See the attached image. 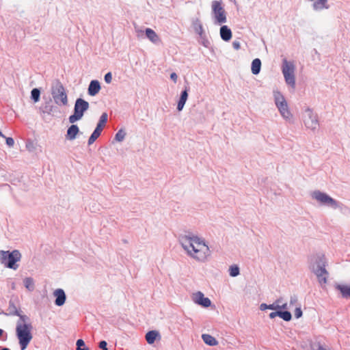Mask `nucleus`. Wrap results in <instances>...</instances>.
Instances as JSON below:
<instances>
[{
    "label": "nucleus",
    "mask_w": 350,
    "mask_h": 350,
    "mask_svg": "<svg viewBox=\"0 0 350 350\" xmlns=\"http://www.w3.org/2000/svg\"><path fill=\"white\" fill-rule=\"evenodd\" d=\"M179 243L190 257L198 261H204L210 255L208 247L193 234L181 235Z\"/></svg>",
    "instance_id": "nucleus-1"
},
{
    "label": "nucleus",
    "mask_w": 350,
    "mask_h": 350,
    "mask_svg": "<svg viewBox=\"0 0 350 350\" xmlns=\"http://www.w3.org/2000/svg\"><path fill=\"white\" fill-rule=\"evenodd\" d=\"M327 261L323 254H317L312 257L310 261V269L317 276L321 285L327 282L328 272L326 270Z\"/></svg>",
    "instance_id": "nucleus-2"
},
{
    "label": "nucleus",
    "mask_w": 350,
    "mask_h": 350,
    "mask_svg": "<svg viewBox=\"0 0 350 350\" xmlns=\"http://www.w3.org/2000/svg\"><path fill=\"white\" fill-rule=\"evenodd\" d=\"M22 255L18 250L10 251L0 250V262L5 267L16 270L17 264L21 259Z\"/></svg>",
    "instance_id": "nucleus-3"
},
{
    "label": "nucleus",
    "mask_w": 350,
    "mask_h": 350,
    "mask_svg": "<svg viewBox=\"0 0 350 350\" xmlns=\"http://www.w3.org/2000/svg\"><path fill=\"white\" fill-rule=\"evenodd\" d=\"M32 325H19L16 326V335L18 340L21 350H25L32 340Z\"/></svg>",
    "instance_id": "nucleus-4"
},
{
    "label": "nucleus",
    "mask_w": 350,
    "mask_h": 350,
    "mask_svg": "<svg viewBox=\"0 0 350 350\" xmlns=\"http://www.w3.org/2000/svg\"><path fill=\"white\" fill-rule=\"evenodd\" d=\"M51 93L55 104L59 106L68 105L66 90L59 80H55L52 83Z\"/></svg>",
    "instance_id": "nucleus-5"
},
{
    "label": "nucleus",
    "mask_w": 350,
    "mask_h": 350,
    "mask_svg": "<svg viewBox=\"0 0 350 350\" xmlns=\"http://www.w3.org/2000/svg\"><path fill=\"white\" fill-rule=\"evenodd\" d=\"M211 18L215 25H221L227 22L226 12L221 1L214 0L211 2Z\"/></svg>",
    "instance_id": "nucleus-6"
},
{
    "label": "nucleus",
    "mask_w": 350,
    "mask_h": 350,
    "mask_svg": "<svg viewBox=\"0 0 350 350\" xmlns=\"http://www.w3.org/2000/svg\"><path fill=\"white\" fill-rule=\"evenodd\" d=\"M312 198L316 200L321 205L327 206L333 209L340 208L342 206L340 202L334 200L327 193L319 190L312 192Z\"/></svg>",
    "instance_id": "nucleus-7"
},
{
    "label": "nucleus",
    "mask_w": 350,
    "mask_h": 350,
    "mask_svg": "<svg viewBox=\"0 0 350 350\" xmlns=\"http://www.w3.org/2000/svg\"><path fill=\"white\" fill-rule=\"evenodd\" d=\"M273 96L275 104L282 117L286 120H290L293 116L284 96L278 91L273 92Z\"/></svg>",
    "instance_id": "nucleus-8"
},
{
    "label": "nucleus",
    "mask_w": 350,
    "mask_h": 350,
    "mask_svg": "<svg viewBox=\"0 0 350 350\" xmlns=\"http://www.w3.org/2000/svg\"><path fill=\"white\" fill-rule=\"evenodd\" d=\"M90 104L88 101L81 98H77L74 106V113L68 118L69 122L71 124H74L83 118L84 113L88 110Z\"/></svg>",
    "instance_id": "nucleus-9"
},
{
    "label": "nucleus",
    "mask_w": 350,
    "mask_h": 350,
    "mask_svg": "<svg viewBox=\"0 0 350 350\" xmlns=\"http://www.w3.org/2000/svg\"><path fill=\"white\" fill-rule=\"evenodd\" d=\"M295 67L292 62L284 59L282 62V72L286 84L294 88L295 87Z\"/></svg>",
    "instance_id": "nucleus-10"
},
{
    "label": "nucleus",
    "mask_w": 350,
    "mask_h": 350,
    "mask_svg": "<svg viewBox=\"0 0 350 350\" xmlns=\"http://www.w3.org/2000/svg\"><path fill=\"white\" fill-rule=\"evenodd\" d=\"M304 121L305 126L309 129L315 131L319 127L317 116L309 108L305 111Z\"/></svg>",
    "instance_id": "nucleus-11"
},
{
    "label": "nucleus",
    "mask_w": 350,
    "mask_h": 350,
    "mask_svg": "<svg viewBox=\"0 0 350 350\" xmlns=\"http://www.w3.org/2000/svg\"><path fill=\"white\" fill-rule=\"evenodd\" d=\"M287 303H283V299L282 297L276 299L273 304L267 305L266 304H261L260 309L261 310H265L267 309L276 310L278 309H287Z\"/></svg>",
    "instance_id": "nucleus-12"
},
{
    "label": "nucleus",
    "mask_w": 350,
    "mask_h": 350,
    "mask_svg": "<svg viewBox=\"0 0 350 350\" xmlns=\"http://www.w3.org/2000/svg\"><path fill=\"white\" fill-rule=\"evenodd\" d=\"M192 300L195 304L200 305L204 308L209 307L211 304L210 299L205 297L204 294L200 291L193 294Z\"/></svg>",
    "instance_id": "nucleus-13"
},
{
    "label": "nucleus",
    "mask_w": 350,
    "mask_h": 350,
    "mask_svg": "<svg viewBox=\"0 0 350 350\" xmlns=\"http://www.w3.org/2000/svg\"><path fill=\"white\" fill-rule=\"evenodd\" d=\"M53 295L55 297V304L57 306H62L65 304L66 295L64 291L62 288H57L54 291Z\"/></svg>",
    "instance_id": "nucleus-14"
},
{
    "label": "nucleus",
    "mask_w": 350,
    "mask_h": 350,
    "mask_svg": "<svg viewBox=\"0 0 350 350\" xmlns=\"http://www.w3.org/2000/svg\"><path fill=\"white\" fill-rule=\"evenodd\" d=\"M100 88L99 81L97 80H92L89 84L88 93L91 96H96L100 90Z\"/></svg>",
    "instance_id": "nucleus-15"
},
{
    "label": "nucleus",
    "mask_w": 350,
    "mask_h": 350,
    "mask_svg": "<svg viewBox=\"0 0 350 350\" xmlns=\"http://www.w3.org/2000/svg\"><path fill=\"white\" fill-rule=\"evenodd\" d=\"M219 34L221 38L225 42H228L232 38V31L227 25H222L220 27Z\"/></svg>",
    "instance_id": "nucleus-16"
},
{
    "label": "nucleus",
    "mask_w": 350,
    "mask_h": 350,
    "mask_svg": "<svg viewBox=\"0 0 350 350\" xmlns=\"http://www.w3.org/2000/svg\"><path fill=\"white\" fill-rule=\"evenodd\" d=\"M145 33H146V37L153 44H157L161 42V39L159 37V36L152 29L146 28Z\"/></svg>",
    "instance_id": "nucleus-17"
},
{
    "label": "nucleus",
    "mask_w": 350,
    "mask_h": 350,
    "mask_svg": "<svg viewBox=\"0 0 350 350\" xmlns=\"http://www.w3.org/2000/svg\"><path fill=\"white\" fill-rule=\"evenodd\" d=\"M79 132V129L77 125L72 124L67 130L66 137L67 139L72 141L76 138L77 135Z\"/></svg>",
    "instance_id": "nucleus-18"
},
{
    "label": "nucleus",
    "mask_w": 350,
    "mask_h": 350,
    "mask_svg": "<svg viewBox=\"0 0 350 350\" xmlns=\"http://www.w3.org/2000/svg\"><path fill=\"white\" fill-rule=\"evenodd\" d=\"M329 8L327 0H316L312 4L313 10L317 12L327 10Z\"/></svg>",
    "instance_id": "nucleus-19"
},
{
    "label": "nucleus",
    "mask_w": 350,
    "mask_h": 350,
    "mask_svg": "<svg viewBox=\"0 0 350 350\" xmlns=\"http://www.w3.org/2000/svg\"><path fill=\"white\" fill-rule=\"evenodd\" d=\"M335 288L340 292L343 298L350 299V286L337 284L335 285Z\"/></svg>",
    "instance_id": "nucleus-20"
},
{
    "label": "nucleus",
    "mask_w": 350,
    "mask_h": 350,
    "mask_svg": "<svg viewBox=\"0 0 350 350\" xmlns=\"http://www.w3.org/2000/svg\"><path fill=\"white\" fill-rule=\"evenodd\" d=\"M188 98V89L185 88V90L181 92L180 96L177 105V109L178 111L183 110L185 103Z\"/></svg>",
    "instance_id": "nucleus-21"
},
{
    "label": "nucleus",
    "mask_w": 350,
    "mask_h": 350,
    "mask_svg": "<svg viewBox=\"0 0 350 350\" xmlns=\"http://www.w3.org/2000/svg\"><path fill=\"white\" fill-rule=\"evenodd\" d=\"M157 337H160V335L159 332L156 330L149 331L146 334V340L150 345L153 344Z\"/></svg>",
    "instance_id": "nucleus-22"
},
{
    "label": "nucleus",
    "mask_w": 350,
    "mask_h": 350,
    "mask_svg": "<svg viewBox=\"0 0 350 350\" xmlns=\"http://www.w3.org/2000/svg\"><path fill=\"white\" fill-rule=\"evenodd\" d=\"M260 68H261L260 59L258 58L254 59L252 62V67H251L252 74L258 75L260 71Z\"/></svg>",
    "instance_id": "nucleus-23"
},
{
    "label": "nucleus",
    "mask_w": 350,
    "mask_h": 350,
    "mask_svg": "<svg viewBox=\"0 0 350 350\" xmlns=\"http://www.w3.org/2000/svg\"><path fill=\"white\" fill-rule=\"evenodd\" d=\"M107 118L108 116L107 113H102L96 127V129H97V131L102 132L103 127L105 126L106 122H107Z\"/></svg>",
    "instance_id": "nucleus-24"
},
{
    "label": "nucleus",
    "mask_w": 350,
    "mask_h": 350,
    "mask_svg": "<svg viewBox=\"0 0 350 350\" xmlns=\"http://www.w3.org/2000/svg\"><path fill=\"white\" fill-rule=\"evenodd\" d=\"M202 338L203 341L204 342V343H206L208 345L215 346L217 345V340L213 336H212L209 334H202Z\"/></svg>",
    "instance_id": "nucleus-25"
},
{
    "label": "nucleus",
    "mask_w": 350,
    "mask_h": 350,
    "mask_svg": "<svg viewBox=\"0 0 350 350\" xmlns=\"http://www.w3.org/2000/svg\"><path fill=\"white\" fill-rule=\"evenodd\" d=\"M17 316L19 317V319L16 321V326H18L19 325H31L30 319L27 315L21 314L20 312L19 315Z\"/></svg>",
    "instance_id": "nucleus-26"
},
{
    "label": "nucleus",
    "mask_w": 350,
    "mask_h": 350,
    "mask_svg": "<svg viewBox=\"0 0 350 350\" xmlns=\"http://www.w3.org/2000/svg\"><path fill=\"white\" fill-rule=\"evenodd\" d=\"M24 285L25 288L29 291H33L35 288L34 282L33 278H25L23 280Z\"/></svg>",
    "instance_id": "nucleus-27"
},
{
    "label": "nucleus",
    "mask_w": 350,
    "mask_h": 350,
    "mask_svg": "<svg viewBox=\"0 0 350 350\" xmlns=\"http://www.w3.org/2000/svg\"><path fill=\"white\" fill-rule=\"evenodd\" d=\"M229 275L231 277H237L240 274V269L238 265H232L228 269Z\"/></svg>",
    "instance_id": "nucleus-28"
},
{
    "label": "nucleus",
    "mask_w": 350,
    "mask_h": 350,
    "mask_svg": "<svg viewBox=\"0 0 350 350\" xmlns=\"http://www.w3.org/2000/svg\"><path fill=\"white\" fill-rule=\"evenodd\" d=\"M277 314H278V317L282 318L285 321H289L292 319L291 313L288 311L277 310Z\"/></svg>",
    "instance_id": "nucleus-29"
},
{
    "label": "nucleus",
    "mask_w": 350,
    "mask_h": 350,
    "mask_svg": "<svg viewBox=\"0 0 350 350\" xmlns=\"http://www.w3.org/2000/svg\"><path fill=\"white\" fill-rule=\"evenodd\" d=\"M100 133H101L100 131H97V129H95L88 139V144L89 145L92 144L97 139V138L100 135Z\"/></svg>",
    "instance_id": "nucleus-30"
},
{
    "label": "nucleus",
    "mask_w": 350,
    "mask_h": 350,
    "mask_svg": "<svg viewBox=\"0 0 350 350\" xmlns=\"http://www.w3.org/2000/svg\"><path fill=\"white\" fill-rule=\"evenodd\" d=\"M40 91L38 88H33L31 92V98L35 102L40 100Z\"/></svg>",
    "instance_id": "nucleus-31"
},
{
    "label": "nucleus",
    "mask_w": 350,
    "mask_h": 350,
    "mask_svg": "<svg viewBox=\"0 0 350 350\" xmlns=\"http://www.w3.org/2000/svg\"><path fill=\"white\" fill-rule=\"evenodd\" d=\"M126 136V132L123 129H120L115 135V139L118 142L124 140Z\"/></svg>",
    "instance_id": "nucleus-32"
},
{
    "label": "nucleus",
    "mask_w": 350,
    "mask_h": 350,
    "mask_svg": "<svg viewBox=\"0 0 350 350\" xmlns=\"http://www.w3.org/2000/svg\"><path fill=\"white\" fill-rule=\"evenodd\" d=\"M8 310L10 314L12 315H19L20 311L16 308L14 304L12 302H10Z\"/></svg>",
    "instance_id": "nucleus-33"
},
{
    "label": "nucleus",
    "mask_w": 350,
    "mask_h": 350,
    "mask_svg": "<svg viewBox=\"0 0 350 350\" xmlns=\"http://www.w3.org/2000/svg\"><path fill=\"white\" fill-rule=\"evenodd\" d=\"M195 31L201 37L202 36V35L204 33V29H203L202 25L200 23H198L196 24V25H195Z\"/></svg>",
    "instance_id": "nucleus-34"
},
{
    "label": "nucleus",
    "mask_w": 350,
    "mask_h": 350,
    "mask_svg": "<svg viewBox=\"0 0 350 350\" xmlns=\"http://www.w3.org/2000/svg\"><path fill=\"white\" fill-rule=\"evenodd\" d=\"M105 81L107 83H110L112 81V75L111 73L109 72H107L105 75Z\"/></svg>",
    "instance_id": "nucleus-35"
},
{
    "label": "nucleus",
    "mask_w": 350,
    "mask_h": 350,
    "mask_svg": "<svg viewBox=\"0 0 350 350\" xmlns=\"http://www.w3.org/2000/svg\"><path fill=\"white\" fill-rule=\"evenodd\" d=\"M107 345V343L105 340H102L98 343V347L101 349V350H108Z\"/></svg>",
    "instance_id": "nucleus-36"
},
{
    "label": "nucleus",
    "mask_w": 350,
    "mask_h": 350,
    "mask_svg": "<svg viewBox=\"0 0 350 350\" xmlns=\"http://www.w3.org/2000/svg\"><path fill=\"white\" fill-rule=\"evenodd\" d=\"M295 316L297 319H299L302 316V311H301L300 307H297L295 308Z\"/></svg>",
    "instance_id": "nucleus-37"
},
{
    "label": "nucleus",
    "mask_w": 350,
    "mask_h": 350,
    "mask_svg": "<svg viewBox=\"0 0 350 350\" xmlns=\"http://www.w3.org/2000/svg\"><path fill=\"white\" fill-rule=\"evenodd\" d=\"M5 140H6V144L9 147H12V146H14V141L13 138H12V137H5Z\"/></svg>",
    "instance_id": "nucleus-38"
},
{
    "label": "nucleus",
    "mask_w": 350,
    "mask_h": 350,
    "mask_svg": "<svg viewBox=\"0 0 350 350\" xmlns=\"http://www.w3.org/2000/svg\"><path fill=\"white\" fill-rule=\"evenodd\" d=\"M232 46L235 50H239L241 48V44L239 41L234 40L232 42Z\"/></svg>",
    "instance_id": "nucleus-39"
},
{
    "label": "nucleus",
    "mask_w": 350,
    "mask_h": 350,
    "mask_svg": "<svg viewBox=\"0 0 350 350\" xmlns=\"http://www.w3.org/2000/svg\"><path fill=\"white\" fill-rule=\"evenodd\" d=\"M297 301V297L295 296H291V299H290V301H289L290 306L295 305Z\"/></svg>",
    "instance_id": "nucleus-40"
},
{
    "label": "nucleus",
    "mask_w": 350,
    "mask_h": 350,
    "mask_svg": "<svg viewBox=\"0 0 350 350\" xmlns=\"http://www.w3.org/2000/svg\"><path fill=\"white\" fill-rule=\"evenodd\" d=\"M76 345L77 348H81L85 346V342L82 339H79L77 340Z\"/></svg>",
    "instance_id": "nucleus-41"
},
{
    "label": "nucleus",
    "mask_w": 350,
    "mask_h": 350,
    "mask_svg": "<svg viewBox=\"0 0 350 350\" xmlns=\"http://www.w3.org/2000/svg\"><path fill=\"white\" fill-rule=\"evenodd\" d=\"M170 79L174 82V83H176L177 82V79H178V76L175 73V72H172L171 73L170 75Z\"/></svg>",
    "instance_id": "nucleus-42"
},
{
    "label": "nucleus",
    "mask_w": 350,
    "mask_h": 350,
    "mask_svg": "<svg viewBox=\"0 0 350 350\" xmlns=\"http://www.w3.org/2000/svg\"><path fill=\"white\" fill-rule=\"evenodd\" d=\"M275 317H278V314H277V311L272 312L269 314V317L271 319H274Z\"/></svg>",
    "instance_id": "nucleus-43"
},
{
    "label": "nucleus",
    "mask_w": 350,
    "mask_h": 350,
    "mask_svg": "<svg viewBox=\"0 0 350 350\" xmlns=\"http://www.w3.org/2000/svg\"><path fill=\"white\" fill-rule=\"evenodd\" d=\"M76 350H90L89 348L88 347H84V348H77Z\"/></svg>",
    "instance_id": "nucleus-44"
},
{
    "label": "nucleus",
    "mask_w": 350,
    "mask_h": 350,
    "mask_svg": "<svg viewBox=\"0 0 350 350\" xmlns=\"http://www.w3.org/2000/svg\"><path fill=\"white\" fill-rule=\"evenodd\" d=\"M0 137L5 138V136L3 134V133L0 131Z\"/></svg>",
    "instance_id": "nucleus-45"
},
{
    "label": "nucleus",
    "mask_w": 350,
    "mask_h": 350,
    "mask_svg": "<svg viewBox=\"0 0 350 350\" xmlns=\"http://www.w3.org/2000/svg\"><path fill=\"white\" fill-rule=\"evenodd\" d=\"M46 108H47V107H46V110H45V111H44V112L46 111V112H48V113H50V111H51V109L48 110V109H46Z\"/></svg>",
    "instance_id": "nucleus-46"
},
{
    "label": "nucleus",
    "mask_w": 350,
    "mask_h": 350,
    "mask_svg": "<svg viewBox=\"0 0 350 350\" xmlns=\"http://www.w3.org/2000/svg\"><path fill=\"white\" fill-rule=\"evenodd\" d=\"M3 333V329H0V336H2Z\"/></svg>",
    "instance_id": "nucleus-47"
},
{
    "label": "nucleus",
    "mask_w": 350,
    "mask_h": 350,
    "mask_svg": "<svg viewBox=\"0 0 350 350\" xmlns=\"http://www.w3.org/2000/svg\"><path fill=\"white\" fill-rule=\"evenodd\" d=\"M0 350H10V349L7 348V347H3Z\"/></svg>",
    "instance_id": "nucleus-48"
}]
</instances>
